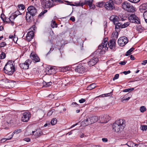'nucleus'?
<instances>
[{
    "label": "nucleus",
    "mask_w": 147,
    "mask_h": 147,
    "mask_svg": "<svg viewBox=\"0 0 147 147\" xmlns=\"http://www.w3.org/2000/svg\"><path fill=\"white\" fill-rule=\"evenodd\" d=\"M13 62L11 60H9L3 68L4 71L6 74L9 75H11L15 71Z\"/></svg>",
    "instance_id": "7ed1b4c3"
},
{
    "label": "nucleus",
    "mask_w": 147,
    "mask_h": 147,
    "mask_svg": "<svg viewBox=\"0 0 147 147\" xmlns=\"http://www.w3.org/2000/svg\"><path fill=\"white\" fill-rule=\"evenodd\" d=\"M119 20V19L118 17L115 16L113 22L114 24H115L116 23L118 22Z\"/></svg>",
    "instance_id": "2f4dec72"
},
{
    "label": "nucleus",
    "mask_w": 147,
    "mask_h": 147,
    "mask_svg": "<svg viewBox=\"0 0 147 147\" xmlns=\"http://www.w3.org/2000/svg\"><path fill=\"white\" fill-rule=\"evenodd\" d=\"M115 16V15H112L111 16L110 18V21L113 22Z\"/></svg>",
    "instance_id": "5fc2aeb1"
},
{
    "label": "nucleus",
    "mask_w": 147,
    "mask_h": 147,
    "mask_svg": "<svg viewBox=\"0 0 147 147\" xmlns=\"http://www.w3.org/2000/svg\"><path fill=\"white\" fill-rule=\"evenodd\" d=\"M53 111H52V110H51L48 113L47 115H48L50 116L53 113Z\"/></svg>",
    "instance_id": "0e129e2a"
},
{
    "label": "nucleus",
    "mask_w": 147,
    "mask_h": 147,
    "mask_svg": "<svg viewBox=\"0 0 147 147\" xmlns=\"http://www.w3.org/2000/svg\"><path fill=\"white\" fill-rule=\"evenodd\" d=\"M35 131H32V133L34 135V138H36L39 137L41 135H42V132L40 130H36V132Z\"/></svg>",
    "instance_id": "f3484780"
},
{
    "label": "nucleus",
    "mask_w": 147,
    "mask_h": 147,
    "mask_svg": "<svg viewBox=\"0 0 147 147\" xmlns=\"http://www.w3.org/2000/svg\"><path fill=\"white\" fill-rule=\"evenodd\" d=\"M123 9L129 12H134L136 11L135 8L127 1L123 2L122 5Z\"/></svg>",
    "instance_id": "423d86ee"
},
{
    "label": "nucleus",
    "mask_w": 147,
    "mask_h": 147,
    "mask_svg": "<svg viewBox=\"0 0 147 147\" xmlns=\"http://www.w3.org/2000/svg\"><path fill=\"white\" fill-rule=\"evenodd\" d=\"M93 1V0H85L84 1V5H89L90 7H91Z\"/></svg>",
    "instance_id": "b1692460"
},
{
    "label": "nucleus",
    "mask_w": 147,
    "mask_h": 147,
    "mask_svg": "<svg viewBox=\"0 0 147 147\" xmlns=\"http://www.w3.org/2000/svg\"><path fill=\"white\" fill-rule=\"evenodd\" d=\"M18 7L20 9L24 10L25 8L24 5L23 4H19L18 6Z\"/></svg>",
    "instance_id": "c9c22d12"
},
{
    "label": "nucleus",
    "mask_w": 147,
    "mask_h": 147,
    "mask_svg": "<svg viewBox=\"0 0 147 147\" xmlns=\"http://www.w3.org/2000/svg\"><path fill=\"white\" fill-rule=\"evenodd\" d=\"M89 118L90 119V124L97 121L98 119V117L96 116L91 117H89Z\"/></svg>",
    "instance_id": "412c9836"
},
{
    "label": "nucleus",
    "mask_w": 147,
    "mask_h": 147,
    "mask_svg": "<svg viewBox=\"0 0 147 147\" xmlns=\"http://www.w3.org/2000/svg\"><path fill=\"white\" fill-rule=\"evenodd\" d=\"M126 62H127L126 61H121L119 63V64H120L121 65H124L126 64Z\"/></svg>",
    "instance_id": "bf43d9fd"
},
{
    "label": "nucleus",
    "mask_w": 147,
    "mask_h": 147,
    "mask_svg": "<svg viewBox=\"0 0 147 147\" xmlns=\"http://www.w3.org/2000/svg\"><path fill=\"white\" fill-rule=\"evenodd\" d=\"M107 40H106V39H104L102 44L98 46V49L94 52L92 54V55H93L96 54V55H98L102 51V49L104 48L105 50H108V47L107 46Z\"/></svg>",
    "instance_id": "39448f33"
},
{
    "label": "nucleus",
    "mask_w": 147,
    "mask_h": 147,
    "mask_svg": "<svg viewBox=\"0 0 147 147\" xmlns=\"http://www.w3.org/2000/svg\"><path fill=\"white\" fill-rule=\"evenodd\" d=\"M118 32V31L116 30V32H113L111 36V38H112V39H114L115 41L118 38L119 34Z\"/></svg>",
    "instance_id": "4be33fe9"
},
{
    "label": "nucleus",
    "mask_w": 147,
    "mask_h": 147,
    "mask_svg": "<svg viewBox=\"0 0 147 147\" xmlns=\"http://www.w3.org/2000/svg\"><path fill=\"white\" fill-rule=\"evenodd\" d=\"M2 124L3 126H7L9 125V123L8 121H5L3 122Z\"/></svg>",
    "instance_id": "49530a36"
},
{
    "label": "nucleus",
    "mask_w": 147,
    "mask_h": 147,
    "mask_svg": "<svg viewBox=\"0 0 147 147\" xmlns=\"http://www.w3.org/2000/svg\"><path fill=\"white\" fill-rule=\"evenodd\" d=\"M141 26H139L138 27V30L139 31V32H141L143 30L141 28Z\"/></svg>",
    "instance_id": "e2e57ef3"
},
{
    "label": "nucleus",
    "mask_w": 147,
    "mask_h": 147,
    "mask_svg": "<svg viewBox=\"0 0 147 147\" xmlns=\"http://www.w3.org/2000/svg\"><path fill=\"white\" fill-rule=\"evenodd\" d=\"M140 128L142 131H146L147 129V125H142Z\"/></svg>",
    "instance_id": "37998d69"
},
{
    "label": "nucleus",
    "mask_w": 147,
    "mask_h": 147,
    "mask_svg": "<svg viewBox=\"0 0 147 147\" xmlns=\"http://www.w3.org/2000/svg\"><path fill=\"white\" fill-rule=\"evenodd\" d=\"M119 77V75L118 74H116L114 77L113 78V81L115 80H116L117 79H118Z\"/></svg>",
    "instance_id": "8fccbe9b"
},
{
    "label": "nucleus",
    "mask_w": 147,
    "mask_h": 147,
    "mask_svg": "<svg viewBox=\"0 0 147 147\" xmlns=\"http://www.w3.org/2000/svg\"><path fill=\"white\" fill-rule=\"evenodd\" d=\"M90 119L89 117H85L84 120L81 123V125L84 126L90 124Z\"/></svg>",
    "instance_id": "dca6fc26"
},
{
    "label": "nucleus",
    "mask_w": 147,
    "mask_h": 147,
    "mask_svg": "<svg viewBox=\"0 0 147 147\" xmlns=\"http://www.w3.org/2000/svg\"><path fill=\"white\" fill-rule=\"evenodd\" d=\"M57 122V120L56 118L53 119L51 121V124L52 125L55 124Z\"/></svg>",
    "instance_id": "4c0bfd02"
},
{
    "label": "nucleus",
    "mask_w": 147,
    "mask_h": 147,
    "mask_svg": "<svg viewBox=\"0 0 147 147\" xmlns=\"http://www.w3.org/2000/svg\"><path fill=\"white\" fill-rule=\"evenodd\" d=\"M125 123V121L123 119L116 120L112 125L113 130L117 132H119L121 129L124 128Z\"/></svg>",
    "instance_id": "20e7f679"
},
{
    "label": "nucleus",
    "mask_w": 147,
    "mask_h": 147,
    "mask_svg": "<svg viewBox=\"0 0 147 147\" xmlns=\"http://www.w3.org/2000/svg\"><path fill=\"white\" fill-rule=\"evenodd\" d=\"M86 69L84 64H80L76 67L75 70L76 72L80 73H84Z\"/></svg>",
    "instance_id": "9b49d317"
},
{
    "label": "nucleus",
    "mask_w": 147,
    "mask_h": 147,
    "mask_svg": "<svg viewBox=\"0 0 147 147\" xmlns=\"http://www.w3.org/2000/svg\"><path fill=\"white\" fill-rule=\"evenodd\" d=\"M128 42L127 38L125 36L120 37L118 40V43L120 46H123Z\"/></svg>",
    "instance_id": "ddd939ff"
},
{
    "label": "nucleus",
    "mask_w": 147,
    "mask_h": 147,
    "mask_svg": "<svg viewBox=\"0 0 147 147\" xmlns=\"http://www.w3.org/2000/svg\"><path fill=\"white\" fill-rule=\"evenodd\" d=\"M32 62L31 60L28 59L24 63H20L19 66L22 69H28L29 68V65L31 64Z\"/></svg>",
    "instance_id": "f8f14e48"
},
{
    "label": "nucleus",
    "mask_w": 147,
    "mask_h": 147,
    "mask_svg": "<svg viewBox=\"0 0 147 147\" xmlns=\"http://www.w3.org/2000/svg\"><path fill=\"white\" fill-rule=\"evenodd\" d=\"M127 95H125L122 98V102H124V101L125 100H128L130 98L128 97L127 98H126L127 97Z\"/></svg>",
    "instance_id": "e433bc0d"
},
{
    "label": "nucleus",
    "mask_w": 147,
    "mask_h": 147,
    "mask_svg": "<svg viewBox=\"0 0 147 147\" xmlns=\"http://www.w3.org/2000/svg\"><path fill=\"white\" fill-rule=\"evenodd\" d=\"M78 4L79 5V6H81L82 7H83V5H85L84 2H82V3H78Z\"/></svg>",
    "instance_id": "680f3d73"
},
{
    "label": "nucleus",
    "mask_w": 147,
    "mask_h": 147,
    "mask_svg": "<svg viewBox=\"0 0 147 147\" xmlns=\"http://www.w3.org/2000/svg\"><path fill=\"white\" fill-rule=\"evenodd\" d=\"M71 106L72 107H78L79 106V105L76 102H73L71 104Z\"/></svg>",
    "instance_id": "a19ab883"
},
{
    "label": "nucleus",
    "mask_w": 147,
    "mask_h": 147,
    "mask_svg": "<svg viewBox=\"0 0 147 147\" xmlns=\"http://www.w3.org/2000/svg\"><path fill=\"white\" fill-rule=\"evenodd\" d=\"M22 131V130L20 129H17L15 130L13 133V135L12 136H13L14 134H17L18 133L21 132Z\"/></svg>",
    "instance_id": "f704fd0d"
},
{
    "label": "nucleus",
    "mask_w": 147,
    "mask_h": 147,
    "mask_svg": "<svg viewBox=\"0 0 147 147\" xmlns=\"http://www.w3.org/2000/svg\"><path fill=\"white\" fill-rule=\"evenodd\" d=\"M70 20H71L72 22H74L75 20V18L74 17H71L70 18Z\"/></svg>",
    "instance_id": "338daca9"
},
{
    "label": "nucleus",
    "mask_w": 147,
    "mask_h": 147,
    "mask_svg": "<svg viewBox=\"0 0 147 147\" xmlns=\"http://www.w3.org/2000/svg\"><path fill=\"white\" fill-rule=\"evenodd\" d=\"M134 89V88H127L123 90V92H131Z\"/></svg>",
    "instance_id": "ea45409f"
},
{
    "label": "nucleus",
    "mask_w": 147,
    "mask_h": 147,
    "mask_svg": "<svg viewBox=\"0 0 147 147\" xmlns=\"http://www.w3.org/2000/svg\"><path fill=\"white\" fill-rule=\"evenodd\" d=\"M28 11L26 13V19L28 22H31L33 17L37 13L36 8L33 6H30L27 8Z\"/></svg>",
    "instance_id": "f257e3e1"
},
{
    "label": "nucleus",
    "mask_w": 147,
    "mask_h": 147,
    "mask_svg": "<svg viewBox=\"0 0 147 147\" xmlns=\"http://www.w3.org/2000/svg\"><path fill=\"white\" fill-rule=\"evenodd\" d=\"M3 50L0 55V59H3L5 58L6 57V54L4 53V52H6V49H3Z\"/></svg>",
    "instance_id": "393cba45"
},
{
    "label": "nucleus",
    "mask_w": 147,
    "mask_h": 147,
    "mask_svg": "<svg viewBox=\"0 0 147 147\" xmlns=\"http://www.w3.org/2000/svg\"><path fill=\"white\" fill-rule=\"evenodd\" d=\"M96 87V84L95 83H92L87 87V89L88 90H91L94 88Z\"/></svg>",
    "instance_id": "a878e982"
},
{
    "label": "nucleus",
    "mask_w": 147,
    "mask_h": 147,
    "mask_svg": "<svg viewBox=\"0 0 147 147\" xmlns=\"http://www.w3.org/2000/svg\"><path fill=\"white\" fill-rule=\"evenodd\" d=\"M92 56H94L91 58L88 62V65L90 67L94 65L98 61V55L96 54L94 55H91L90 57H91Z\"/></svg>",
    "instance_id": "6e6552de"
},
{
    "label": "nucleus",
    "mask_w": 147,
    "mask_h": 147,
    "mask_svg": "<svg viewBox=\"0 0 147 147\" xmlns=\"http://www.w3.org/2000/svg\"><path fill=\"white\" fill-rule=\"evenodd\" d=\"M139 9L141 12H143L144 10H147V3H143L139 7Z\"/></svg>",
    "instance_id": "aec40b11"
},
{
    "label": "nucleus",
    "mask_w": 147,
    "mask_h": 147,
    "mask_svg": "<svg viewBox=\"0 0 147 147\" xmlns=\"http://www.w3.org/2000/svg\"><path fill=\"white\" fill-rule=\"evenodd\" d=\"M1 18L4 22H5V19L6 18L5 15L4 14H1Z\"/></svg>",
    "instance_id": "3c124183"
},
{
    "label": "nucleus",
    "mask_w": 147,
    "mask_h": 147,
    "mask_svg": "<svg viewBox=\"0 0 147 147\" xmlns=\"http://www.w3.org/2000/svg\"><path fill=\"white\" fill-rule=\"evenodd\" d=\"M112 94V92H111L110 93H107L106 94H103L102 95H100L99 97H104V96H109V94Z\"/></svg>",
    "instance_id": "a18cd8bd"
},
{
    "label": "nucleus",
    "mask_w": 147,
    "mask_h": 147,
    "mask_svg": "<svg viewBox=\"0 0 147 147\" xmlns=\"http://www.w3.org/2000/svg\"><path fill=\"white\" fill-rule=\"evenodd\" d=\"M16 17V16H11L9 17V18H5V22H6L7 23H11V25L13 26L14 24V22L11 21V19H14Z\"/></svg>",
    "instance_id": "6ab92c4d"
},
{
    "label": "nucleus",
    "mask_w": 147,
    "mask_h": 147,
    "mask_svg": "<svg viewBox=\"0 0 147 147\" xmlns=\"http://www.w3.org/2000/svg\"><path fill=\"white\" fill-rule=\"evenodd\" d=\"M6 45V44L5 42H2L0 44V48L4 47Z\"/></svg>",
    "instance_id": "864d4df0"
},
{
    "label": "nucleus",
    "mask_w": 147,
    "mask_h": 147,
    "mask_svg": "<svg viewBox=\"0 0 147 147\" xmlns=\"http://www.w3.org/2000/svg\"><path fill=\"white\" fill-rule=\"evenodd\" d=\"M129 24V22H127L124 23L122 25V28H124L128 26Z\"/></svg>",
    "instance_id": "79ce46f5"
},
{
    "label": "nucleus",
    "mask_w": 147,
    "mask_h": 147,
    "mask_svg": "<svg viewBox=\"0 0 147 147\" xmlns=\"http://www.w3.org/2000/svg\"><path fill=\"white\" fill-rule=\"evenodd\" d=\"M36 28V26L34 25H33L31 27L30 29L31 31H29L26 37V40L28 41H30L33 38L34 34V31L35 30Z\"/></svg>",
    "instance_id": "0eeeda50"
},
{
    "label": "nucleus",
    "mask_w": 147,
    "mask_h": 147,
    "mask_svg": "<svg viewBox=\"0 0 147 147\" xmlns=\"http://www.w3.org/2000/svg\"><path fill=\"white\" fill-rule=\"evenodd\" d=\"M128 1L133 3H137L140 1V0H127Z\"/></svg>",
    "instance_id": "de8ad7c7"
},
{
    "label": "nucleus",
    "mask_w": 147,
    "mask_h": 147,
    "mask_svg": "<svg viewBox=\"0 0 147 147\" xmlns=\"http://www.w3.org/2000/svg\"><path fill=\"white\" fill-rule=\"evenodd\" d=\"M143 62H142L141 63L142 65H145L147 63V60H144L143 61Z\"/></svg>",
    "instance_id": "13d9d810"
},
{
    "label": "nucleus",
    "mask_w": 147,
    "mask_h": 147,
    "mask_svg": "<svg viewBox=\"0 0 147 147\" xmlns=\"http://www.w3.org/2000/svg\"><path fill=\"white\" fill-rule=\"evenodd\" d=\"M114 24L115 25V30L119 32L120 30V28H122V25H121V24L120 23L118 22L117 23H116L115 24Z\"/></svg>",
    "instance_id": "5701e85b"
},
{
    "label": "nucleus",
    "mask_w": 147,
    "mask_h": 147,
    "mask_svg": "<svg viewBox=\"0 0 147 147\" xmlns=\"http://www.w3.org/2000/svg\"><path fill=\"white\" fill-rule=\"evenodd\" d=\"M85 101V99L83 98H82L79 100V102L80 103H83Z\"/></svg>",
    "instance_id": "6e6d98bb"
},
{
    "label": "nucleus",
    "mask_w": 147,
    "mask_h": 147,
    "mask_svg": "<svg viewBox=\"0 0 147 147\" xmlns=\"http://www.w3.org/2000/svg\"><path fill=\"white\" fill-rule=\"evenodd\" d=\"M51 26L53 28L57 27V24L56 23L55 21H52V22L51 24Z\"/></svg>",
    "instance_id": "7c9ffc66"
},
{
    "label": "nucleus",
    "mask_w": 147,
    "mask_h": 147,
    "mask_svg": "<svg viewBox=\"0 0 147 147\" xmlns=\"http://www.w3.org/2000/svg\"><path fill=\"white\" fill-rule=\"evenodd\" d=\"M24 140L27 142H28L30 141V139L29 138H26L24 139Z\"/></svg>",
    "instance_id": "69168bd1"
},
{
    "label": "nucleus",
    "mask_w": 147,
    "mask_h": 147,
    "mask_svg": "<svg viewBox=\"0 0 147 147\" xmlns=\"http://www.w3.org/2000/svg\"><path fill=\"white\" fill-rule=\"evenodd\" d=\"M20 14H21V13H20L19 11H17L15 12V14L13 16H16L17 17L18 15Z\"/></svg>",
    "instance_id": "603ef678"
},
{
    "label": "nucleus",
    "mask_w": 147,
    "mask_h": 147,
    "mask_svg": "<svg viewBox=\"0 0 147 147\" xmlns=\"http://www.w3.org/2000/svg\"><path fill=\"white\" fill-rule=\"evenodd\" d=\"M61 71L66 72L67 71H68L70 69V67L67 66L61 67Z\"/></svg>",
    "instance_id": "cd10ccee"
},
{
    "label": "nucleus",
    "mask_w": 147,
    "mask_h": 147,
    "mask_svg": "<svg viewBox=\"0 0 147 147\" xmlns=\"http://www.w3.org/2000/svg\"><path fill=\"white\" fill-rule=\"evenodd\" d=\"M31 117V115L29 112H25L22 113L21 120L24 122H27Z\"/></svg>",
    "instance_id": "4468645a"
},
{
    "label": "nucleus",
    "mask_w": 147,
    "mask_h": 147,
    "mask_svg": "<svg viewBox=\"0 0 147 147\" xmlns=\"http://www.w3.org/2000/svg\"><path fill=\"white\" fill-rule=\"evenodd\" d=\"M12 138V136H11V137L9 138H3L1 139V140L0 142H5L6 140H9L11 139V138Z\"/></svg>",
    "instance_id": "c03bdc74"
},
{
    "label": "nucleus",
    "mask_w": 147,
    "mask_h": 147,
    "mask_svg": "<svg viewBox=\"0 0 147 147\" xmlns=\"http://www.w3.org/2000/svg\"><path fill=\"white\" fill-rule=\"evenodd\" d=\"M116 41L114 39H112L110 40L108 43V45L109 48L113 51L115 50L116 47Z\"/></svg>",
    "instance_id": "2eb2a0df"
},
{
    "label": "nucleus",
    "mask_w": 147,
    "mask_h": 147,
    "mask_svg": "<svg viewBox=\"0 0 147 147\" xmlns=\"http://www.w3.org/2000/svg\"><path fill=\"white\" fill-rule=\"evenodd\" d=\"M52 84V83L51 82H49L47 83L45 82H43V85L47 87H49V86L51 85Z\"/></svg>",
    "instance_id": "c85d7f7f"
},
{
    "label": "nucleus",
    "mask_w": 147,
    "mask_h": 147,
    "mask_svg": "<svg viewBox=\"0 0 147 147\" xmlns=\"http://www.w3.org/2000/svg\"><path fill=\"white\" fill-rule=\"evenodd\" d=\"M135 49L134 48H131L125 54V55L126 56H128Z\"/></svg>",
    "instance_id": "c756f323"
},
{
    "label": "nucleus",
    "mask_w": 147,
    "mask_h": 147,
    "mask_svg": "<svg viewBox=\"0 0 147 147\" xmlns=\"http://www.w3.org/2000/svg\"><path fill=\"white\" fill-rule=\"evenodd\" d=\"M113 5L114 4L113 1L110 0L105 3L104 7L107 10L111 11L115 8Z\"/></svg>",
    "instance_id": "9d476101"
},
{
    "label": "nucleus",
    "mask_w": 147,
    "mask_h": 147,
    "mask_svg": "<svg viewBox=\"0 0 147 147\" xmlns=\"http://www.w3.org/2000/svg\"><path fill=\"white\" fill-rule=\"evenodd\" d=\"M130 58L132 60H134L135 59V58L132 55L130 56Z\"/></svg>",
    "instance_id": "774afa93"
},
{
    "label": "nucleus",
    "mask_w": 147,
    "mask_h": 147,
    "mask_svg": "<svg viewBox=\"0 0 147 147\" xmlns=\"http://www.w3.org/2000/svg\"><path fill=\"white\" fill-rule=\"evenodd\" d=\"M30 57L32 60L35 61V62L40 61V59L36 54L31 53L30 54Z\"/></svg>",
    "instance_id": "a211bd4d"
},
{
    "label": "nucleus",
    "mask_w": 147,
    "mask_h": 147,
    "mask_svg": "<svg viewBox=\"0 0 147 147\" xmlns=\"http://www.w3.org/2000/svg\"><path fill=\"white\" fill-rule=\"evenodd\" d=\"M104 3L103 2H99L97 3L96 6L99 7H101L104 6Z\"/></svg>",
    "instance_id": "72a5a7b5"
},
{
    "label": "nucleus",
    "mask_w": 147,
    "mask_h": 147,
    "mask_svg": "<svg viewBox=\"0 0 147 147\" xmlns=\"http://www.w3.org/2000/svg\"><path fill=\"white\" fill-rule=\"evenodd\" d=\"M143 16L145 21L147 23V10L144 12Z\"/></svg>",
    "instance_id": "473e14b6"
},
{
    "label": "nucleus",
    "mask_w": 147,
    "mask_h": 147,
    "mask_svg": "<svg viewBox=\"0 0 147 147\" xmlns=\"http://www.w3.org/2000/svg\"><path fill=\"white\" fill-rule=\"evenodd\" d=\"M66 2L67 3V4L68 5H70L71 6H78L79 5L78 3H77L75 5H74V4H70V2L68 1H66Z\"/></svg>",
    "instance_id": "09e8293b"
},
{
    "label": "nucleus",
    "mask_w": 147,
    "mask_h": 147,
    "mask_svg": "<svg viewBox=\"0 0 147 147\" xmlns=\"http://www.w3.org/2000/svg\"><path fill=\"white\" fill-rule=\"evenodd\" d=\"M128 20L131 23L139 24L140 22L139 18L134 14H132L128 17Z\"/></svg>",
    "instance_id": "1a4fd4ad"
},
{
    "label": "nucleus",
    "mask_w": 147,
    "mask_h": 147,
    "mask_svg": "<svg viewBox=\"0 0 147 147\" xmlns=\"http://www.w3.org/2000/svg\"><path fill=\"white\" fill-rule=\"evenodd\" d=\"M105 118V120L104 121L105 123H107L109 120L111 119V117H110L109 115H104L103 116V118Z\"/></svg>",
    "instance_id": "bb28decb"
},
{
    "label": "nucleus",
    "mask_w": 147,
    "mask_h": 147,
    "mask_svg": "<svg viewBox=\"0 0 147 147\" xmlns=\"http://www.w3.org/2000/svg\"><path fill=\"white\" fill-rule=\"evenodd\" d=\"M102 141L104 142H107V139L106 138H104L102 139Z\"/></svg>",
    "instance_id": "052dcab7"
},
{
    "label": "nucleus",
    "mask_w": 147,
    "mask_h": 147,
    "mask_svg": "<svg viewBox=\"0 0 147 147\" xmlns=\"http://www.w3.org/2000/svg\"><path fill=\"white\" fill-rule=\"evenodd\" d=\"M131 71L130 70H128L127 71H123L122 73L124 74L125 75H127V74L130 73Z\"/></svg>",
    "instance_id": "4d7b16f0"
},
{
    "label": "nucleus",
    "mask_w": 147,
    "mask_h": 147,
    "mask_svg": "<svg viewBox=\"0 0 147 147\" xmlns=\"http://www.w3.org/2000/svg\"><path fill=\"white\" fill-rule=\"evenodd\" d=\"M51 2L49 0H40L41 6L44 9L49 8V9L50 8L56 5L55 2L63 3V1L61 0H51Z\"/></svg>",
    "instance_id": "f03ea898"
},
{
    "label": "nucleus",
    "mask_w": 147,
    "mask_h": 147,
    "mask_svg": "<svg viewBox=\"0 0 147 147\" xmlns=\"http://www.w3.org/2000/svg\"><path fill=\"white\" fill-rule=\"evenodd\" d=\"M140 110L142 113H143L146 110V107L144 106H141L140 109Z\"/></svg>",
    "instance_id": "58836bf2"
}]
</instances>
